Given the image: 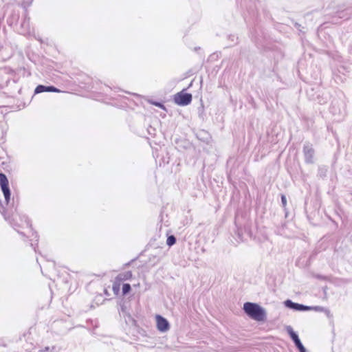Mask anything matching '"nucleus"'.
Listing matches in <instances>:
<instances>
[{"label": "nucleus", "mask_w": 352, "mask_h": 352, "mask_svg": "<svg viewBox=\"0 0 352 352\" xmlns=\"http://www.w3.org/2000/svg\"><path fill=\"white\" fill-rule=\"evenodd\" d=\"M1 191L3 195L4 201L2 202L0 199V213L2 214L6 221H10L16 212V206H14V198L11 202V190L8 179H7L6 184L2 186Z\"/></svg>", "instance_id": "nucleus-1"}, {"label": "nucleus", "mask_w": 352, "mask_h": 352, "mask_svg": "<svg viewBox=\"0 0 352 352\" xmlns=\"http://www.w3.org/2000/svg\"><path fill=\"white\" fill-rule=\"evenodd\" d=\"M243 310L246 316L255 321L265 322L267 319L266 310L256 302H245Z\"/></svg>", "instance_id": "nucleus-2"}, {"label": "nucleus", "mask_w": 352, "mask_h": 352, "mask_svg": "<svg viewBox=\"0 0 352 352\" xmlns=\"http://www.w3.org/2000/svg\"><path fill=\"white\" fill-rule=\"evenodd\" d=\"M187 89H183L181 91L177 93L174 96V102L182 107L187 106L190 104L192 100V96L190 93H187L186 91Z\"/></svg>", "instance_id": "nucleus-3"}, {"label": "nucleus", "mask_w": 352, "mask_h": 352, "mask_svg": "<svg viewBox=\"0 0 352 352\" xmlns=\"http://www.w3.org/2000/svg\"><path fill=\"white\" fill-rule=\"evenodd\" d=\"M129 303V300L127 299H125L124 298H122L119 300L118 305V311L119 313H122L124 315V317H127V319H126V321L127 322V320L131 322V324L135 327L138 326L137 321L131 316V315L127 311L128 310V305Z\"/></svg>", "instance_id": "nucleus-4"}, {"label": "nucleus", "mask_w": 352, "mask_h": 352, "mask_svg": "<svg viewBox=\"0 0 352 352\" xmlns=\"http://www.w3.org/2000/svg\"><path fill=\"white\" fill-rule=\"evenodd\" d=\"M302 152L305 157V162L308 164H314L315 151L313 148L312 144L309 142H305L303 145Z\"/></svg>", "instance_id": "nucleus-5"}, {"label": "nucleus", "mask_w": 352, "mask_h": 352, "mask_svg": "<svg viewBox=\"0 0 352 352\" xmlns=\"http://www.w3.org/2000/svg\"><path fill=\"white\" fill-rule=\"evenodd\" d=\"M285 307L296 311H311V306L293 302L290 299H287L283 302Z\"/></svg>", "instance_id": "nucleus-6"}, {"label": "nucleus", "mask_w": 352, "mask_h": 352, "mask_svg": "<svg viewBox=\"0 0 352 352\" xmlns=\"http://www.w3.org/2000/svg\"><path fill=\"white\" fill-rule=\"evenodd\" d=\"M157 329L162 333H165L170 329V325L168 320L164 316L157 314L155 316Z\"/></svg>", "instance_id": "nucleus-7"}, {"label": "nucleus", "mask_w": 352, "mask_h": 352, "mask_svg": "<svg viewBox=\"0 0 352 352\" xmlns=\"http://www.w3.org/2000/svg\"><path fill=\"white\" fill-rule=\"evenodd\" d=\"M330 112L333 116H343L344 113V104L339 100H333L330 107Z\"/></svg>", "instance_id": "nucleus-8"}, {"label": "nucleus", "mask_w": 352, "mask_h": 352, "mask_svg": "<svg viewBox=\"0 0 352 352\" xmlns=\"http://www.w3.org/2000/svg\"><path fill=\"white\" fill-rule=\"evenodd\" d=\"M43 92H60V90L54 85H38L34 91V95Z\"/></svg>", "instance_id": "nucleus-9"}, {"label": "nucleus", "mask_w": 352, "mask_h": 352, "mask_svg": "<svg viewBox=\"0 0 352 352\" xmlns=\"http://www.w3.org/2000/svg\"><path fill=\"white\" fill-rule=\"evenodd\" d=\"M285 330L288 335L289 336L291 340L293 341L294 345H297V344L301 342L298 334L293 329V328L291 326H287L285 327Z\"/></svg>", "instance_id": "nucleus-10"}, {"label": "nucleus", "mask_w": 352, "mask_h": 352, "mask_svg": "<svg viewBox=\"0 0 352 352\" xmlns=\"http://www.w3.org/2000/svg\"><path fill=\"white\" fill-rule=\"evenodd\" d=\"M25 223H26L27 226L28 228H30V230L32 231V236L35 239V243H31L30 245H31V247L33 248L34 252H36V247L38 245V235L36 232L32 230L31 221H30V219H29V218L28 217H25Z\"/></svg>", "instance_id": "nucleus-11"}, {"label": "nucleus", "mask_w": 352, "mask_h": 352, "mask_svg": "<svg viewBox=\"0 0 352 352\" xmlns=\"http://www.w3.org/2000/svg\"><path fill=\"white\" fill-rule=\"evenodd\" d=\"M30 17L25 12L21 22V28L23 31V33L30 30Z\"/></svg>", "instance_id": "nucleus-12"}, {"label": "nucleus", "mask_w": 352, "mask_h": 352, "mask_svg": "<svg viewBox=\"0 0 352 352\" xmlns=\"http://www.w3.org/2000/svg\"><path fill=\"white\" fill-rule=\"evenodd\" d=\"M133 274L131 271L120 273L116 277L120 283L131 279Z\"/></svg>", "instance_id": "nucleus-13"}, {"label": "nucleus", "mask_w": 352, "mask_h": 352, "mask_svg": "<svg viewBox=\"0 0 352 352\" xmlns=\"http://www.w3.org/2000/svg\"><path fill=\"white\" fill-rule=\"evenodd\" d=\"M327 173H328V167L327 166L321 165V166H318V173H317L318 177H319L322 179H324L327 177Z\"/></svg>", "instance_id": "nucleus-14"}, {"label": "nucleus", "mask_w": 352, "mask_h": 352, "mask_svg": "<svg viewBox=\"0 0 352 352\" xmlns=\"http://www.w3.org/2000/svg\"><path fill=\"white\" fill-rule=\"evenodd\" d=\"M5 43V33H0V57L2 58H4Z\"/></svg>", "instance_id": "nucleus-15"}, {"label": "nucleus", "mask_w": 352, "mask_h": 352, "mask_svg": "<svg viewBox=\"0 0 352 352\" xmlns=\"http://www.w3.org/2000/svg\"><path fill=\"white\" fill-rule=\"evenodd\" d=\"M120 285H121V283L116 278H115V280H114V282L113 283V286H112V289L113 291L114 294L116 296L118 295L120 293Z\"/></svg>", "instance_id": "nucleus-16"}, {"label": "nucleus", "mask_w": 352, "mask_h": 352, "mask_svg": "<svg viewBox=\"0 0 352 352\" xmlns=\"http://www.w3.org/2000/svg\"><path fill=\"white\" fill-rule=\"evenodd\" d=\"M131 291V286L129 283H123L122 288V296H126Z\"/></svg>", "instance_id": "nucleus-17"}, {"label": "nucleus", "mask_w": 352, "mask_h": 352, "mask_svg": "<svg viewBox=\"0 0 352 352\" xmlns=\"http://www.w3.org/2000/svg\"><path fill=\"white\" fill-rule=\"evenodd\" d=\"M149 102L151 104H153V105H154L155 107H157L160 108L161 109H163V110L167 111L166 108L164 104L162 102L151 100H149Z\"/></svg>", "instance_id": "nucleus-18"}, {"label": "nucleus", "mask_w": 352, "mask_h": 352, "mask_svg": "<svg viewBox=\"0 0 352 352\" xmlns=\"http://www.w3.org/2000/svg\"><path fill=\"white\" fill-rule=\"evenodd\" d=\"M177 242V239L176 237L171 234V235H169L167 236V239H166V245L169 247H171L173 246V245H175Z\"/></svg>", "instance_id": "nucleus-19"}, {"label": "nucleus", "mask_w": 352, "mask_h": 352, "mask_svg": "<svg viewBox=\"0 0 352 352\" xmlns=\"http://www.w3.org/2000/svg\"><path fill=\"white\" fill-rule=\"evenodd\" d=\"M234 234L236 235L239 241H243V233L241 228H239L238 227L236 228V230L234 231Z\"/></svg>", "instance_id": "nucleus-20"}, {"label": "nucleus", "mask_w": 352, "mask_h": 352, "mask_svg": "<svg viewBox=\"0 0 352 352\" xmlns=\"http://www.w3.org/2000/svg\"><path fill=\"white\" fill-rule=\"evenodd\" d=\"M228 38L229 41H230L231 42L233 43V44L230 45V46H233V45H236L238 43L239 38L236 35H234V34H230Z\"/></svg>", "instance_id": "nucleus-21"}, {"label": "nucleus", "mask_w": 352, "mask_h": 352, "mask_svg": "<svg viewBox=\"0 0 352 352\" xmlns=\"http://www.w3.org/2000/svg\"><path fill=\"white\" fill-rule=\"evenodd\" d=\"M8 177L6 174L0 172V188H2V186L4 184H6V182L7 180Z\"/></svg>", "instance_id": "nucleus-22"}, {"label": "nucleus", "mask_w": 352, "mask_h": 352, "mask_svg": "<svg viewBox=\"0 0 352 352\" xmlns=\"http://www.w3.org/2000/svg\"><path fill=\"white\" fill-rule=\"evenodd\" d=\"M43 352H58L59 349H58L56 346H53L52 347L46 346L42 350Z\"/></svg>", "instance_id": "nucleus-23"}, {"label": "nucleus", "mask_w": 352, "mask_h": 352, "mask_svg": "<svg viewBox=\"0 0 352 352\" xmlns=\"http://www.w3.org/2000/svg\"><path fill=\"white\" fill-rule=\"evenodd\" d=\"M324 313L325 314V315L327 316V317L332 322H333V314L331 312V311L327 309V308H325L324 310Z\"/></svg>", "instance_id": "nucleus-24"}, {"label": "nucleus", "mask_w": 352, "mask_h": 352, "mask_svg": "<svg viewBox=\"0 0 352 352\" xmlns=\"http://www.w3.org/2000/svg\"><path fill=\"white\" fill-rule=\"evenodd\" d=\"M281 205L283 208H287V198L284 194L280 195Z\"/></svg>", "instance_id": "nucleus-25"}, {"label": "nucleus", "mask_w": 352, "mask_h": 352, "mask_svg": "<svg viewBox=\"0 0 352 352\" xmlns=\"http://www.w3.org/2000/svg\"><path fill=\"white\" fill-rule=\"evenodd\" d=\"M295 346L297 348V349L299 351V352H307L306 348L302 344V342L300 343L297 344V345H295Z\"/></svg>", "instance_id": "nucleus-26"}, {"label": "nucleus", "mask_w": 352, "mask_h": 352, "mask_svg": "<svg viewBox=\"0 0 352 352\" xmlns=\"http://www.w3.org/2000/svg\"><path fill=\"white\" fill-rule=\"evenodd\" d=\"M147 132L150 135H151L152 137H154L155 135L156 129L154 127L149 126L147 128Z\"/></svg>", "instance_id": "nucleus-27"}, {"label": "nucleus", "mask_w": 352, "mask_h": 352, "mask_svg": "<svg viewBox=\"0 0 352 352\" xmlns=\"http://www.w3.org/2000/svg\"><path fill=\"white\" fill-rule=\"evenodd\" d=\"M311 310H314L316 311H321L324 312L325 307L321 306H311Z\"/></svg>", "instance_id": "nucleus-28"}, {"label": "nucleus", "mask_w": 352, "mask_h": 352, "mask_svg": "<svg viewBox=\"0 0 352 352\" xmlns=\"http://www.w3.org/2000/svg\"><path fill=\"white\" fill-rule=\"evenodd\" d=\"M315 277H316L317 279H318V280H326V279H327V278H326V276H325L322 275V274H316V275L315 276Z\"/></svg>", "instance_id": "nucleus-29"}, {"label": "nucleus", "mask_w": 352, "mask_h": 352, "mask_svg": "<svg viewBox=\"0 0 352 352\" xmlns=\"http://www.w3.org/2000/svg\"><path fill=\"white\" fill-rule=\"evenodd\" d=\"M338 16L339 18H341V19L344 18V17L346 19H349V16H345L344 11H341V12H338Z\"/></svg>", "instance_id": "nucleus-30"}, {"label": "nucleus", "mask_w": 352, "mask_h": 352, "mask_svg": "<svg viewBox=\"0 0 352 352\" xmlns=\"http://www.w3.org/2000/svg\"><path fill=\"white\" fill-rule=\"evenodd\" d=\"M294 27H295V28H296L298 31H300V32H301V31H302V30H301L302 26H301V25H300V23H297V22H294Z\"/></svg>", "instance_id": "nucleus-31"}, {"label": "nucleus", "mask_w": 352, "mask_h": 352, "mask_svg": "<svg viewBox=\"0 0 352 352\" xmlns=\"http://www.w3.org/2000/svg\"><path fill=\"white\" fill-rule=\"evenodd\" d=\"M283 210H284V212H285V219L289 218V212H288L287 209V208H283Z\"/></svg>", "instance_id": "nucleus-32"}, {"label": "nucleus", "mask_w": 352, "mask_h": 352, "mask_svg": "<svg viewBox=\"0 0 352 352\" xmlns=\"http://www.w3.org/2000/svg\"><path fill=\"white\" fill-rule=\"evenodd\" d=\"M136 259H137V258H135L132 259L131 261H129V262L126 263L124 265H125L126 267H129V266H130V265H131V264L133 261H135Z\"/></svg>", "instance_id": "nucleus-33"}, {"label": "nucleus", "mask_w": 352, "mask_h": 352, "mask_svg": "<svg viewBox=\"0 0 352 352\" xmlns=\"http://www.w3.org/2000/svg\"><path fill=\"white\" fill-rule=\"evenodd\" d=\"M17 232H18V233H19L21 236H25V233H24V232H19V230H17Z\"/></svg>", "instance_id": "nucleus-34"}, {"label": "nucleus", "mask_w": 352, "mask_h": 352, "mask_svg": "<svg viewBox=\"0 0 352 352\" xmlns=\"http://www.w3.org/2000/svg\"><path fill=\"white\" fill-rule=\"evenodd\" d=\"M14 14H12V18H14ZM15 17H16V19L17 20H18V19H19V18L18 14H16V15H15Z\"/></svg>", "instance_id": "nucleus-35"}, {"label": "nucleus", "mask_w": 352, "mask_h": 352, "mask_svg": "<svg viewBox=\"0 0 352 352\" xmlns=\"http://www.w3.org/2000/svg\"><path fill=\"white\" fill-rule=\"evenodd\" d=\"M204 111V106L203 105H201V108H199V111Z\"/></svg>", "instance_id": "nucleus-36"}, {"label": "nucleus", "mask_w": 352, "mask_h": 352, "mask_svg": "<svg viewBox=\"0 0 352 352\" xmlns=\"http://www.w3.org/2000/svg\"><path fill=\"white\" fill-rule=\"evenodd\" d=\"M192 85V81L189 84L188 87L186 89L190 88Z\"/></svg>", "instance_id": "nucleus-37"}, {"label": "nucleus", "mask_w": 352, "mask_h": 352, "mask_svg": "<svg viewBox=\"0 0 352 352\" xmlns=\"http://www.w3.org/2000/svg\"><path fill=\"white\" fill-rule=\"evenodd\" d=\"M104 294L107 296H109V292L107 289H104Z\"/></svg>", "instance_id": "nucleus-38"}, {"label": "nucleus", "mask_w": 352, "mask_h": 352, "mask_svg": "<svg viewBox=\"0 0 352 352\" xmlns=\"http://www.w3.org/2000/svg\"><path fill=\"white\" fill-rule=\"evenodd\" d=\"M8 23L9 24H11V23H12V22H11V21H10V19H8Z\"/></svg>", "instance_id": "nucleus-39"}, {"label": "nucleus", "mask_w": 352, "mask_h": 352, "mask_svg": "<svg viewBox=\"0 0 352 352\" xmlns=\"http://www.w3.org/2000/svg\"><path fill=\"white\" fill-rule=\"evenodd\" d=\"M285 226H286V223H284L282 224V227L283 228L285 227Z\"/></svg>", "instance_id": "nucleus-40"}, {"label": "nucleus", "mask_w": 352, "mask_h": 352, "mask_svg": "<svg viewBox=\"0 0 352 352\" xmlns=\"http://www.w3.org/2000/svg\"><path fill=\"white\" fill-rule=\"evenodd\" d=\"M198 49H199V47H195V50L197 51Z\"/></svg>", "instance_id": "nucleus-41"}]
</instances>
